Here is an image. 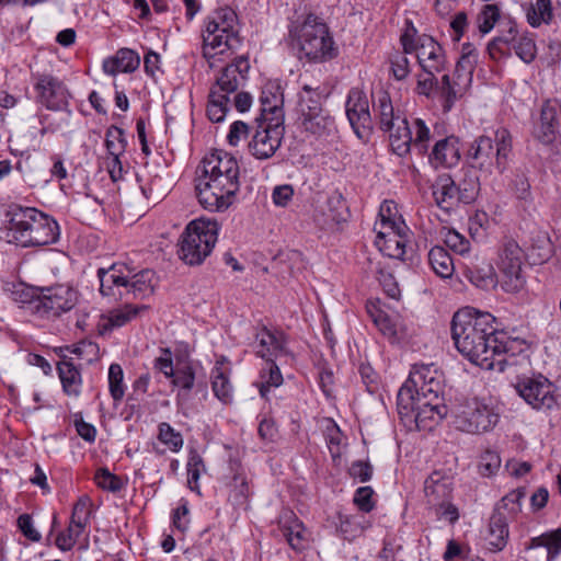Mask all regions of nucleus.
<instances>
[{
    "instance_id": "1",
    "label": "nucleus",
    "mask_w": 561,
    "mask_h": 561,
    "mask_svg": "<svg viewBox=\"0 0 561 561\" xmlns=\"http://www.w3.org/2000/svg\"><path fill=\"white\" fill-rule=\"evenodd\" d=\"M495 318L467 307L451 320V337L460 354L486 370L504 371L515 364V356L525 352V342L511 339L494 327Z\"/></svg>"
},
{
    "instance_id": "2",
    "label": "nucleus",
    "mask_w": 561,
    "mask_h": 561,
    "mask_svg": "<svg viewBox=\"0 0 561 561\" xmlns=\"http://www.w3.org/2000/svg\"><path fill=\"white\" fill-rule=\"evenodd\" d=\"M195 183L199 204L209 211H225L240 190V168L229 152L215 149L206 154L196 169Z\"/></svg>"
},
{
    "instance_id": "3",
    "label": "nucleus",
    "mask_w": 561,
    "mask_h": 561,
    "mask_svg": "<svg viewBox=\"0 0 561 561\" xmlns=\"http://www.w3.org/2000/svg\"><path fill=\"white\" fill-rule=\"evenodd\" d=\"M57 220L35 207L11 203L4 210L0 239L22 248L54 244L59 240Z\"/></svg>"
},
{
    "instance_id": "4",
    "label": "nucleus",
    "mask_w": 561,
    "mask_h": 561,
    "mask_svg": "<svg viewBox=\"0 0 561 561\" xmlns=\"http://www.w3.org/2000/svg\"><path fill=\"white\" fill-rule=\"evenodd\" d=\"M100 294L110 302L144 299L153 293L154 272L146 268L130 275L123 263H113L96 271Z\"/></svg>"
},
{
    "instance_id": "5",
    "label": "nucleus",
    "mask_w": 561,
    "mask_h": 561,
    "mask_svg": "<svg viewBox=\"0 0 561 561\" xmlns=\"http://www.w3.org/2000/svg\"><path fill=\"white\" fill-rule=\"evenodd\" d=\"M249 69L248 58L240 56L221 70L208 95L206 113L211 122L219 123L225 118L229 111V95L244 83Z\"/></svg>"
},
{
    "instance_id": "6",
    "label": "nucleus",
    "mask_w": 561,
    "mask_h": 561,
    "mask_svg": "<svg viewBox=\"0 0 561 561\" xmlns=\"http://www.w3.org/2000/svg\"><path fill=\"white\" fill-rule=\"evenodd\" d=\"M291 32L298 41L300 51L310 61L323 62L336 57L337 48L329 27L318 15L307 14L302 23Z\"/></svg>"
},
{
    "instance_id": "7",
    "label": "nucleus",
    "mask_w": 561,
    "mask_h": 561,
    "mask_svg": "<svg viewBox=\"0 0 561 561\" xmlns=\"http://www.w3.org/2000/svg\"><path fill=\"white\" fill-rule=\"evenodd\" d=\"M194 345L186 342L178 343V408L187 415L198 410L202 399L206 396L203 385H196L202 365L191 358Z\"/></svg>"
},
{
    "instance_id": "8",
    "label": "nucleus",
    "mask_w": 561,
    "mask_h": 561,
    "mask_svg": "<svg viewBox=\"0 0 561 561\" xmlns=\"http://www.w3.org/2000/svg\"><path fill=\"white\" fill-rule=\"evenodd\" d=\"M400 419L409 430H433L445 416L449 408L444 402L415 400L408 387H401L397 397Z\"/></svg>"
},
{
    "instance_id": "9",
    "label": "nucleus",
    "mask_w": 561,
    "mask_h": 561,
    "mask_svg": "<svg viewBox=\"0 0 561 561\" xmlns=\"http://www.w3.org/2000/svg\"><path fill=\"white\" fill-rule=\"evenodd\" d=\"M449 416L456 430L469 434L489 432L499 422L494 409L477 398H456L449 408Z\"/></svg>"
},
{
    "instance_id": "10",
    "label": "nucleus",
    "mask_w": 561,
    "mask_h": 561,
    "mask_svg": "<svg viewBox=\"0 0 561 561\" xmlns=\"http://www.w3.org/2000/svg\"><path fill=\"white\" fill-rule=\"evenodd\" d=\"M260 103V115L252 125L254 128L252 140H283L285 133L284 99L279 87L265 85L261 91Z\"/></svg>"
},
{
    "instance_id": "11",
    "label": "nucleus",
    "mask_w": 561,
    "mask_h": 561,
    "mask_svg": "<svg viewBox=\"0 0 561 561\" xmlns=\"http://www.w3.org/2000/svg\"><path fill=\"white\" fill-rule=\"evenodd\" d=\"M218 237L216 221L192 220L182 234L180 259L187 265H201L211 253Z\"/></svg>"
},
{
    "instance_id": "12",
    "label": "nucleus",
    "mask_w": 561,
    "mask_h": 561,
    "mask_svg": "<svg viewBox=\"0 0 561 561\" xmlns=\"http://www.w3.org/2000/svg\"><path fill=\"white\" fill-rule=\"evenodd\" d=\"M237 14L231 9H220L215 16L208 19L203 41L206 47L219 49L222 54L226 49H236L241 45V37L236 28Z\"/></svg>"
},
{
    "instance_id": "13",
    "label": "nucleus",
    "mask_w": 561,
    "mask_h": 561,
    "mask_svg": "<svg viewBox=\"0 0 561 561\" xmlns=\"http://www.w3.org/2000/svg\"><path fill=\"white\" fill-rule=\"evenodd\" d=\"M515 389L534 410L548 412L558 407L556 387L541 374L519 379Z\"/></svg>"
},
{
    "instance_id": "14",
    "label": "nucleus",
    "mask_w": 561,
    "mask_h": 561,
    "mask_svg": "<svg viewBox=\"0 0 561 561\" xmlns=\"http://www.w3.org/2000/svg\"><path fill=\"white\" fill-rule=\"evenodd\" d=\"M523 250L514 240H507L503 243L500 254L497 267L501 273L502 288L507 293L519 291L525 279L522 274Z\"/></svg>"
},
{
    "instance_id": "15",
    "label": "nucleus",
    "mask_w": 561,
    "mask_h": 561,
    "mask_svg": "<svg viewBox=\"0 0 561 561\" xmlns=\"http://www.w3.org/2000/svg\"><path fill=\"white\" fill-rule=\"evenodd\" d=\"M408 387L415 400L443 402L442 381L433 365H413L408 380L402 385Z\"/></svg>"
},
{
    "instance_id": "16",
    "label": "nucleus",
    "mask_w": 561,
    "mask_h": 561,
    "mask_svg": "<svg viewBox=\"0 0 561 561\" xmlns=\"http://www.w3.org/2000/svg\"><path fill=\"white\" fill-rule=\"evenodd\" d=\"M77 291L67 285H56L41 289L39 301L36 305V316L41 318H57L62 312L70 311L77 304Z\"/></svg>"
},
{
    "instance_id": "17",
    "label": "nucleus",
    "mask_w": 561,
    "mask_h": 561,
    "mask_svg": "<svg viewBox=\"0 0 561 561\" xmlns=\"http://www.w3.org/2000/svg\"><path fill=\"white\" fill-rule=\"evenodd\" d=\"M37 101L51 111H67L70 93L66 84L50 73H33Z\"/></svg>"
},
{
    "instance_id": "18",
    "label": "nucleus",
    "mask_w": 561,
    "mask_h": 561,
    "mask_svg": "<svg viewBox=\"0 0 561 561\" xmlns=\"http://www.w3.org/2000/svg\"><path fill=\"white\" fill-rule=\"evenodd\" d=\"M347 119L359 139L368 138L371 131V116L367 95L359 88H352L345 103Z\"/></svg>"
},
{
    "instance_id": "19",
    "label": "nucleus",
    "mask_w": 561,
    "mask_h": 561,
    "mask_svg": "<svg viewBox=\"0 0 561 561\" xmlns=\"http://www.w3.org/2000/svg\"><path fill=\"white\" fill-rule=\"evenodd\" d=\"M377 111L380 117V128L394 140H413L411 124L405 117L394 114L391 99L387 92H380L377 99Z\"/></svg>"
},
{
    "instance_id": "20",
    "label": "nucleus",
    "mask_w": 561,
    "mask_h": 561,
    "mask_svg": "<svg viewBox=\"0 0 561 561\" xmlns=\"http://www.w3.org/2000/svg\"><path fill=\"white\" fill-rule=\"evenodd\" d=\"M533 135L538 140L561 138V102L548 99L542 102L539 115L534 119Z\"/></svg>"
},
{
    "instance_id": "21",
    "label": "nucleus",
    "mask_w": 561,
    "mask_h": 561,
    "mask_svg": "<svg viewBox=\"0 0 561 561\" xmlns=\"http://www.w3.org/2000/svg\"><path fill=\"white\" fill-rule=\"evenodd\" d=\"M416 53L419 65L427 75L445 70L446 57L442 45L430 35L417 37Z\"/></svg>"
},
{
    "instance_id": "22",
    "label": "nucleus",
    "mask_w": 561,
    "mask_h": 561,
    "mask_svg": "<svg viewBox=\"0 0 561 561\" xmlns=\"http://www.w3.org/2000/svg\"><path fill=\"white\" fill-rule=\"evenodd\" d=\"M432 194L436 205L448 210L453 208L458 202L469 204L473 201L472 194H463L449 174H440L436 178L432 185Z\"/></svg>"
},
{
    "instance_id": "23",
    "label": "nucleus",
    "mask_w": 561,
    "mask_h": 561,
    "mask_svg": "<svg viewBox=\"0 0 561 561\" xmlns=\"http://www.w3.org/2000/svg\"><path fill=\"white\" fill-rule=\"evenodd\" d=\"M500 34L488 44V53L493 60L510 57L512 47L520 35L517 23L508 15L501 21Z\"/></svg>"
},
{
    "instance_id": "24",
    "label": "nucleus",
    "mask_w": 561,
    "mask_h": 561,
    "mask_svg": "<svg viewBox=\"0 0 561 561\" xmlns=\"http://www.w3.org/2000/svg\"><path fill=\"white\" fill-rule=\"evenodd\" d=\"M278 526L280 535L293 550L300 552L308 547V533L302 522L291 511L282 515Z\"/></svg>"
},
{
    "instance_id": "25",
    "label": "nucleus",
    "mask_w": 561,
    "mask_h": 561,
    "mask_svg": "<svg viewBox=\"0 0 561 561\" xmlns=\"http://www.w3.org/2000/svg\"><path fill=\"white\" fill-rule=\"evenodd\" d=\"M256 341L259 342L256 355L266 362H271L272 359L288 353L287 339L280 331H271L263 327V329L256 334Z\"/></svg>"
},
{
    "instance_id": "26",
    "label": "nucleus",
    "mask_w": 561,
    "mask_h": 561,
    "mask_svg": "<svg viewBox=\"0 0 561 561\" xmlns=\"http://www.w3.org/2000/svg\"><path fill=\"white\" fill-rule=\"evenodd\" d=\"M454 483L451 477L434 471L424 482V493L430 507L453 499Z\"/></svg>"
},
{
    "instance_id": "27",
    "label": "nucleus",
    "mask_w": 561,
    "mask_h": 561,
    "mask_svg": "<svg viewBox=\"0 0 561 561\" xmlns=\"http://www.w3.org/2000/svg\"><path fill=\"white\" fill-rule=\"evenodd\" d=\"M123 302V307L113 309L108 312L107 316L102 317V320L98 325L99 333L101 335H106L111 333L114 329H118L126 325L131 320L137 318L142 310L147 309V306L144 305H131L130 301Z\"/></svg>"
},
{
    "instance_id": "28",
    "label": "nucleus",
    "mask_w": 561,
    "mask_h": 561,
    "mask_svg": "<svg viewBox=\"0 0 561 561\" xmlns=\"http://www.w3.org/2000/svg\"><path fill=\"white\" fill-rule=\"evenodd\" d=\"M408 230V227L407 229L377 230L376 244L385 255L404 260Z\"/></svg>"
},
{
    "instance_id": "29",
    "label": "nucleus",
    "mask_w": 561,
    "mask_h": 561,
    "mask_svg": "<svg viewBox=\"0 0 561 561\" xmlns=\"http://www.w3.org/2000/svg\"><path fill=\"white\" fill-rule=\"evenodd\" d=\"M57 373L62 391L69 397L78 398L81 394L82 376L72 358L64 356L57 364Z\"/></svg>"
},
{
    "instance_id": "30",
    "label": "nucleus",
    "mask_w": 561,
    "mask_h": 561,
    "mask_svg": "<svg viewBox=\"0 0 561 561\" xmlns=\"http://www.w3.org/2000/svg\"><path fill=\"white\" fill-rule=\"evenodd\" d=\"M508 535L507 518L499 511V507H495L490 517L489 528L485 536L488 549L493 552L503 550L507 543Z\"/></svg>"
},
{
    "instance_id": "31",
    "label": "nucleus",
    "mask_w": 561,
    "mask_h": 561,
    "mask_svg": "<svg viewBox=\"0 0 561 561\" xmlns=\"http://www.w3.org/2000/svg\"><path fill=\"white\" fill-rule=\"evenodd\" d=\"M140 64L139 56L129 48L119 49L115 57L103 62V69L106 73L116 75L117 72H133Z\"/></svg>"
},
{
    "instance_id": "32",
    "label": "nucleus",
    "mask_w": 561,
    "mask_h": 561,
    "mask_svg": "<svg viewBox=\"0 0 561 561\" xmlns=\"http://www.w3.org/2000/svg\"><path fill=\"white\" fill-rule=\"evenodd\" d=\"M467 87L465 83L457 79H451L449 75L442 77L440 83L437 84V90L442 100V107L445 113L449 112L455 105L456 101L460 99Z\"/></svg>"
},
{
    "instance_id": "33",
    "label": "nucleus",
    "mask_w": 561,
    "mask_h": 561,
    "mask_svg": "<svg viewBox=\"0 0 561 561\" xmlns=\"http://www.w3.org/2000/svg\"><path fill=\"white\" fill-rule=\"evenodd\" d=\"M5 290L10 293V298L19 304L21 308H26L31 313L36 314L41 289L27 286L24 283H13L8 285Z\"/></svg>"
},
{
    "instance_id": "34",
    "label": "nucleus",
    "mask_w": 561,
    "mask_h": 561,
    "mask_svg": "<svg viewBox=\"0 0 561 561\" xmlns=\"http://www.w3.org/2000/svg\"><path fill=\"white\" fill-rule=\"evenodd\" d=\"M301 127L307 133V137L333 138L336 133L334 121L323 114L302 118Z\"/></svg>"
},
{
    "instance_id": "35",
    "label": "nucleus",
    "mask_w": 561,
    "mask_h": 561,
    "mask_svg": "<svg viewBox=\"0 0 561 561\" xmlns=\"http://www.w3.org/2000/svg\"><path fill=\"white\" fill-rule=\"evenodd\" d=\"M211 388L215 397L225 404L232 401L233 387L230 382L229 370H225L219 362L211 370Z\"/></svg>"
},
{
    "instance_id": "36",
    "label": "nucleus",
    "mask_w": 561,
    "mask_h": 561,
    "mask_svg": "<svg viewBox=\"0 0 561 561\" xmlns=\"http://www.w3.org/2000/svg\"><path fill=\"white\" fill-rule=\"evenodd\" d=\"M465 276L476 287L490 290L496 286V275L491 264H483L482 266L472 265L468 266L465 272Z\"/></svg>"
},
{
    "instance_id": "37",
    "label": "nucleus",
    "mask_w": 561,
    "mask_h": 561,
    "mask_svg": "<svg viewBox=\"0 0 561 561\" xmlns=\"http://www.w3.org/2000/svg\"><path fill=\"white\" fill-rule=\"evenodd\" d=\"M413 140H457L454 136L447 135V126L444 122L435 123L433 130L426 126L425 122L421 118H414L411 123Z\"/></svg>"
},
{
    "instance_id": "38",
    "label": "nucleus",
    "mask_w": 561,
    "mask_h": 561,
    "mask_svg": "<svg viewBox=\"0 0 561 561\" xmlns=\"http://www.w3.org/2000/svg\"><path fill=\"white\" fill-rule=\"evenodd\" d=\"M379 222H376L375 230L407 229L402 217L398 215V207L393 201H383L379 207Z\"/></svg>"
},
{
    "instance_id": "39",
    "label": "nucleus",
    "mask_w": 561,
    "mask_h": 561,
    "mask_svg": "<svg viewBox=\"0 0 561 561\" xmlns=\"http://www.w3.org/2000/svg\"><path fill=\"white\" fill-rule=\"evenodd\" d=\"M428 263L433 272L442 278H449L454 274L455 266L453 259L443 247L436 245L430 250Z\"/></svg>"
},
{
    "instance_id": "40",
    "label": "nucleus",
    "mask_w": 561,
    "mask_h": 561,
    "mask_svg": "<svg viewBox=\"0 0 561 561\" xmlns=\"http://www.w3.org/2000/svg\"><path fill=\"white\" fill-rule=\"evenodd\" d=\"M545 547L547 560L552 561L561 553V528L534 537L527 543L526 549Z\"/></svg>"
},
{
    "instance_id": "41",
    "label": "nucleus",
    "mask_w": 561,
    "mask_h": 561,
    "mask_svg": "<svg viewBox=\"0 0 561 561\" xmlns=\"http://www.w3.org/2000/svg\"><path fill=\"white\" fill-rule=\"evenodd\" d=\"M507 145H510V142H495V146L493 142H473L468 149V152L472 159H481V164L492 158H495L497 163H500V157L506 151Z\"/></svg>"
},
{
    "instance_id": "42",
    "label": "nucleus",
    "mask_w": 561,
    "mask_h": 561,
    "mask_svg": "<svg viewBox=\"0 0 561 561\" xmlns=\"http://www.w3.org/2000/svg\"><path fill=\"white\" fill-rule=\"evenodd\" d=\"M508 15H502V11L500 7L495 3H488L482 5L478 16H477V26L481 34L485 35L490 33L494 25L501 21L503 18H507Z\"/></svg>"
},
{
    "instance_id": "43",
    "label": "nucleus",
    "mask_w": 561,
    "mask_h": 561,
    "mask_svg": "<svg viewBox=\"0 0 561 561\" xmlns=\"http://www.w3.org/2000/svg\"><path fill=\"white\" fill-rule=\"evenodd\" d=\"M431 158L439 164L453 167L459 161V149L455 142H435Z\"/></svg>"
},
{
    "instance_id": "44",
    "label": "nucleus",
    "mask_w": 561,
    "mask_h": 561,
    "mask_svg": "<svg viewBox=\"0 0 561 561\" xmlns=\"http://www.w3.org/2000/svg\"><path fill=\"white\" fill-rule=\"evenodd\" d=\"M108 157L106 158V168L113 182H117L123 179L125 172L123 162L121 160V153L117 149H124V142H105Z\"/></svg>"
},
{
    "instance_id": "45",
    "label": "nucleus",
    "mask_w": 561,
    "mask_h": 561,
    "mask_svg": "<svg viewBox=\"0 0 561 561\" xmlns=\"http://www.w3.org/2000/svg\"><path fill=\"white\" fill-rule=\"evenodd\" d=\"M527 21L533 27H538L541 23H549L552 19V7L550 0H536L526 13Z\"/></svg>"
},
{
    "instance_id": "46",
    "label": "nucleus",
    "mask_w": 561,
    "mask_h": 561,
    "mask_svg": "<svg viewBox=\"0 0 561 561\" xmlns=\"http://www.w3.org/2000/svg\"><path fill=\"white\" fill-rule=\"evenodd\" d=\"M328 208L332 221L335 224L345 222L350 217V210L345 197L340 191H334L328 197Z\"/></svg>"
},
{
    "instance_id": "47",
    "label": "nucleus",
    "mask_w": 561,
    "mask_h": 561,
    "mask_svg": "<svg viewBox=\"0 0 561 561\" xmlns=\"http://www.w3.org/2000/svg\"><path fill=\"white\" fill-rule=\"evenodd\" d=\"M263 381L260 383L259 391L262 398H266L271 387H279L283 383V375L274 359L266 362V368L261 373Z\"/></svg>"
},
{
    "instance_id": "48",
    "label": "nucleus",
    "mask_w": 561,
    "mask_h": 561,
    "mask_svg": "<svg viewBox=\"0 0 561 561\" xmlns=\"http://www.w3.org/2000/svg\"><path fill=\"white\" fill-rule=\"evenodd\" d=\"M516 56L526 64H530L537 56V47L533 35L520 34L513 45Z\"/></svg>"
},
{
    "instance_id": "49",
    "label": "nucleus",
    "mask_w": 561,
    "mask_h": 561,
    "mask_svg": "<svg viewBox=\"0 0 561 561\" xmlns=\"http://www.w3.org/2000/svg\"><path fill=\"white\" fill-rule=\"evenodd\" d=\"M91 499L88 495H82L75 503L70 516V520L77 528H87L91 518Z\"/></svg>"
},
{
    "instance_id": "50",
    "label": "nucleus",
    "mask_w": 561,
    "mask_h": 561,
    "mask_svg": "<svg viewBox=\"0 0 561 561\" xmlns=\"http://www.w3.org/2000/svg\"><path fill=\"white\" fill-rule=\"evenodd\" d=\"M302 91L307 93V96L300 95L299 99V111L301 113V119L305 117L322 114L319 94L313 93V89L308 84L302 87Z\"/></svg>"
},
{
    "instance_id": "51",
    "label": "nucleus",
    "mask_w": 561,
    "mask_h": 561,
    "mask_svg": "<svg viewBox=\"0 0 561 561\" xmlns=\"http://www.w3.org/2000/svg\"><path fill=\"white\" fill-rule=\"evenodd\" d=\"M250 495V488L247 478L241 472H236L232 478L230 500L234 506H242L247 503Z\"/></svg>"
},
{
    "instance_id": "52",
    "label": "nucleus",
    "mask_w": 561,
    "mask_h": 561,
    "mask_svg": "<svg viewBox=\"0 0 561 561\" xmlns=\"http://www.w3.org/2000/svg\"><path fill=\"white\" fill-rule=\"evenodd\" d=\"M186 470H187V486L192 491L198 492V490H199L198 480H199L201 473L205 470V467H204V462H203L201 455L196 450L192 449L190 451Z\"/></svg>"
},
{
    "instance_id": "53",
    "label": "nucleus",
    "mask_w": 561,
    "mask_h": 561,
    "mask_svg": "<svg viewBox=\"0 0 561 561\" xmlns=\"http://www.w3.org/2000/svg\"><path fill=\"white\" fill-rule=\"evenodd\" d=\"M94 480L99 488L113 493L119 492L125 485L123 479L112 473L107 468L98 469Z\"/></svg>"
},
{
    "instance_id": "54",
    "label": "nucleus",
    "mask_w": 561,
    "mask_h": 561,
    "mask_svg": "<svg viewBox=\"0 0 561 561\" xmlns=\"http://www.w3.org/2000/svg\"><path fill=\"white\" fill-rule=\"evenodd\" d=\"M153 367L157 371L163 374L167 378H170L172 385H175L173 353L170 347L159 348V355L154 358Z\"/></svg>"
},
{
    "instance_id": "55",
    "label": "nucleus",
    "mask_w": 561,
    "mask_h": 561,
    "mask_svg": "<svg viewBox=\"0 0 561 561\" xmlns=\"http://www.w3.org/2000/svg\"><path fill=\"white\" fill-rule=\"evenodd\" d=\"M84 530L85 528H77L70 520L67 529L58 533L55 540L56 547L61 551H70Z\"/></svg>"
},
{
    "instance_id": "56",
    "label": "nucleus",
    "mask_w": 561,
    "mask_h": 561,
    "mask_svg": "<svg viewBox=\"0 0 561 561\" xmlns=\"http://www.w3.org/2000/svg\"><path fill=\"white\" fill-rule=\"evenodd\" d=\"M123 369L118 364H112L108 368L110 393L115 402L121 401L125 393L123 383Z\"/></svg>"
},
{
    "instance_id": "57",
    "label": "nucleus",
    "mask_w": 561,
    "mask_h": 561,
    "mask_svg": "<svg viewBox=\"0 0 561 561\" xmlns=\"http://www.w3.org/2000/svg\"><path fill=\"white\" fill-rule=\"evenodd\" d=\"M157 439L159 444L164 446L160 448L159 445H154L153 449L157 454L164 455L168 449L175 451V432L169 423L162 422L159 424Z\"/></svg>"
},
{
    "instance_id": "58",
    "label": "nucleus",
    "mask_w": 561,
    "mask_h": 561,
    "mask_svg": "<svg viewBox=\"0 0 561 561\" xmlns=\"http://www.w3.org/2000/svg\"><path fill=\"white\" fill-rule=\"evenodd\" d=\"M371 273L376 275L377 279L379 280L380 285L382 286L385 293L393 299L399 298L400 296V289L398 286V283L396 282L393 275L389 272L383 271L379 264H377Z\"/></svg>"
},
{
    "instance_id": "59",
    "label": "nucleus",
    "mask_w": 561,
    "mask_h": 561,
    "mask_svg": "<svg viewBox=\"0 0 561 561\" xmlns=\"http://www.w3.org/2000/svg\"><path fill=\"white\" fill-rule=\"evenodd\" d=\"M526 495V489L525 488H518L510 493H507L505 496L502 497L501 502L496 505L499 507V511L501 512V508H505L508 511L510 514L516 515L520 512V502Z\"/></svg>"
},
{
    "instance_id": "60",
    "label": "nucleus",
    "mask_w": 561,
    "mask_h": 561,
    "mask_svg": "<svg viewBox=\"0 0 561 561\" xmlns=\"http://www.w3.org/2000/svg\"><path fill=\"white\" fill-rule=\"evenodd\" d=\"M501 467V458L497 453L485 450L479 459V472L483 477H491L496 473Z\"/></svg>"
},
{
    "instance_id": "61",
    "label": "nucleus",
    "mask_w": 561,
    "mask_h": 561,
    "mask_svg": "<svg viewBox=\"0 0 561 561\" xmlns=\"http://www.w3.org/2000/svg\"><path fill=\"white\" fill-rule=\"evenodd\" d=\"M477 61L469 57H460L455 68L454 78L470 87Z\"/></svg>"
},
{
    "instance_id": "62",
    "label": "nucleus",
    "mask_w": 561,
    "mask_h": 561,
    "mask_svg": "<svg viewBox=\"0 0 561 561\" xmlns=\"http://www.w3.org/2000/svg\"><path fill=\"white\" fill-rule=\"evenodd\" d=\"M373 495L374 490L371 486H360L356 490L353 502L359 511L369 513L375 507Z\"/></svg>"
},
{
    "instance_id": "63",
    "label": "nucleus",
    "mask_w": 561,
    "mask_h": 561,
    "mask_svg": "<svg viewBox=\"0 0 561 561\" xmlns=\"http://www.w3.org/2000/svg\"><path fill=\"white\" fill-rule=\"evenodd\" d=\"M444 242L449 249L459 254H463L469 250V241L453 229L446 231Z\"/></svg>"
},
{
    "instance_id": "64",
    "label": "nucleus",
    "mask_w": 561,
    "mask_h": 561,
    "mask_svg": "<svg viewBox=\"0 0 561 561\" xmlns=\"http://www.w3.org/2000/svg\"><path fill=\"white\" fill-rule=\"evenodd\" d=\"M374 468L369 461L355 460L348 468V474L359 482H367L371 479Z\"/></svg>"
}]
</instances>
